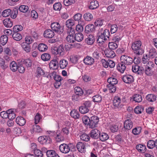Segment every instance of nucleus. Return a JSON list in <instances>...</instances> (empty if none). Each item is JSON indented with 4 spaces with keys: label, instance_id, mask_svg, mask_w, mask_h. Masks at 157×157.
<instances>
[{
    "label": "nucleus",
    "instance_id": "obj_37",
    "mask_svg": "<svg viewBox=\"0 0 157 157\" xmlns=\"http://www.w3.org/2000/svg\"><path fill=\"white\" fill-rule=\"evenodd\" d=\"M18 66V65L14 61L11 62L10 65L11 70L13 72H15L17 70Z\"/></svg>",
    "mask_w": 157,
    "mask_h": 157
},
{
    "label": "nucleus",
    "instance_id": "obj_64",
    "mask_svg": "<svg viewBox=\"0 0 157 157\" xmlns=\"http://www.w3.org/2000/svg\"><path fill=\"white\" fill-rule=\"evenodd\" d=\"M25 65L27 67H30L32 65V63L30 59H27L24 60L23 62V64Z\"/></svg>",
    "mask_w": 157,
    "mask_h": 157
},
{
    "label": "nucleus",
    "instance_id": "obj_44",
    "mask_svg": "<svg viewBox=\"0 0 157 157\" xmlns=\"http://www.w3.org/2000/svg\"><path fill=\"white\" fill-rule=\"evenodd\" d=\"M133 100L136 102H140L142 100V98L141 95L138 94H136L133 96Z\"/></svg>",
    "mask_w": 157,
    "mask_h": 157
},
{
    "label": "nucleus",
    "instance_id": "obj_4",
    "mask_svg": "<svg viewBox=\"0 0 157 157\" xmlns=\"http://www.w3.org/2000/svg\"><path fill=\"white\" fill-rule=\"evenodd\" d=\"M52 30L59 34H62L63 32V27L60 25L59 22H54L51 25Z\"/></svg>",
    "mask_w": 157,
    "mask_h": 157
},
{
    "label": "nucleus",
    "instance_id": "obj_55",
    "mask_svg": "<svg viewBox=\"0 0 157 157\" xmlns=\"http://www.w3.org/2000/svg\"><path fill=\"white\" fill-rule=\"evenodd\" d=\"M33 131L38 133H41L42 132V129L38 125L35 124L33 126Z\"/></svg>",
    "mask_w": 157,
    "mask_h": 157
},
{
    "label": "nucleus",
    "instance_id": "obj_2",
    "mask_svg": "<svg viewBox=\"0 0 157 157\" xmlns=\"http://www.w3.org/2000/svg\"><path fill=\"white\" fill-rule=\"evenodd\" d=\"M141 45V42L140 40L135 41L132 44L131 47L135 54L138 55L142 54Z\"/></svg>",
    "mask_w": 157,
    "mask_h": 157
},
{
    "label": "nucleus",
    "instance_id": "obj_38",
    "mask_svg": "<svg viewBox=\"0 0 157 157\" xmlns=\"http://www.w3.org/2000/svg\"><path fill=\"white\" fill-rule=\"evenodd\" d=\"M21 46L22 48L26 53H29L30 52L31 48L29 44H26L25 43H23L21 44Z\"/></svg>",
    "mask_w": 157,
    "mask_h": 157
},
{
    "label": "nucleus",
    "instance_id": "obj_39",
    "mask_svg": "<svg viewBox=\"0 0 157 157\" xmlns=\"http://www.w3.org/2000/svg\"><path fill=\"white\" fill-rule=\"evenodd\" d=\"M80 58V56L79 55H75L71 56L70 59L72 63H76L78 62Z\"/></svg>",
    "mask_w": 157,
    "mask_h": 157
},
{
    "label": "nucleus",
    "instance_id": "obj_49",
    "mask_svg": "<svg viewBox=\"0 0 157 157\" xmlns=\"http://www.w3.org/2000/svg\"><path fill=\"white\" fill-rule=\"evenodd\" d=\"M68 64V62L65 59L61 60L59 63L60 67L62 69L65 68Z\"/></svg>",
    "mask_w": 157,
    "mask_h": 157
},
{
    "label": "nucleus",
    "instance_id": "obj_18",
    "mask_svg": "<svg viewBox=\"0 0 157 157\" xmlns=\"http://www.w3.org/2000/svg\"><path fill=\"white\" fill-rule=\"evenodd\" d=\"M56 136L55 139L57 142H60L64 140V138L62 135L61 132L59 131H57L56 133H55Z\"/></svg>",
    "mask_w": 157,
    "mask_h": 157
},
{
    "label": "nucleus",
    "instance_id": "obj_54",
    "mask_svg": "<svg viewBox=\"0 0 157 157\" xmlns=\"http://www.w3.org/2000/svg\"><path fill=\"white\" fill-rule=\"evenodd\" d=\"M107 87L110 93H114L116 90V87L114 85L108 84Z\"/></svg>",
    "mask_w": 157,
    "mask_h": 157
},
{
    "label": "nucleus",
    "instance_id": "obj_23",
    "mask_svg": "<svg viewBox=\"0 0 157 157\" xmlns=\"http://www.w3.org/2000/svg\"><path fill=\"white\" fill-rule=\"evenodd\" d=\"M105 55L108 58H112L116 56L114 52L109 49H107L104 52Z\"/></svg>",
    "mask_w": 157,
    "mask_h": 157
},
{
    "label": "nucleus",
    "instance_id": "obj_27",
    "mask_svg": "<svg viewBox=\"0 0 157 157\" xmlns=\"http://www.w3.org/2000/svg\"><path fill=\"white\" fill-rule=\"evenodd\" d=\"M136 148L139 152L142 153L145 152L146 150V146L141 144L136 145Z\"/></svg>",
    "mask_w": 157,
    "mask_h": 157
},
{
    "label": "nucleus",
    "instance_id": "obj_57",
    "mask_svg": "<svg viewBox=\"0 0 157 157\" xmlns=\"http://www.w3.org/2000/svg\"><path fill=\"white\" fill-rule=\"evenodd\" d=\"M23 29V27L21 25H16L13 28V32L18 33V32L22 30Z\"/></svg>",
    "mask_w": 157,
    "mask_h": 157
},
{
    "label": "nucleus",
    "instance_id": "obj_59",
    "mask_svg": "<svg viewBox=\"0 0 157 157\" xmlns=\"http://www.w3.org/2000/svg\"><path fill=\"white\" fill-rule=\"evenodd\" d=\"M53 9L56 11H60L62 8V5L60 2H57L53 5Z\"/></svg>",
    "mask_w": 157,
    "mask_h": 157
},
{
    "label": "nucleus",
    "instance_id": "obj_3",
    "mask_svg": "<svg viewBox=\"0 0 157 157\" xmlns=\"http://www.w3.org/2000/svg\"><path fill=\"white\" fill-rule=\"evenodd\" d=\"M91 105V103L90 101H85L82 105L79 107V110L81 113H86L89 111Z\"/></svg>",
    "mask_w": 157,
    "mask_h": 157
},
{
    "label": "nucleus",
    "instance_id": "obj_12",
    "mask_svg": "<svg viewBox=\"0 0 157 157\" xmlns=\"http://www.w3.org/2000/svg\"><path fill=\"white\" fill-rule=\"evenodd\" d=\"M121 98L118 96H116L114 97L113 100V105L115 108H119L121 107Z\"/></svg>",
    "mask_w": 157,
    "mask_h": 157
},
{
    "label": "nucleus",
    "instance_id": "obj_31",
    "mask_svg": "<svg viewBox=\"0 0 157 157\" xmlns=\"http://www.w3.org/2000/svg\"><path fill=\"white\" fill-rule=\"evenodd\" d=\"M156 96L155 95L152 94H147L146 97V98L148 101L149 102H154L156 100Z\"/></svg>",
    "mask_w": 157,
    "mask_h": 157
},
{
    "label": "nucleus",
    "instance_id": "obj_6",
    "mask_svg": "<svg viewBox=\"0 0 157 157\" xmlns=\"http://www.w3.org/2000/svg\"><path fill=\"white\" fill-rule=\"evenodd\" d=\"M120 61L126 65H131L132 64L133 58L130 56L123 55L121 56Z\"/></svg>",
    "mask_w": 157,
    "mask_h": 157
},
{
    "label": "nucleus",
    "instance_id": "obj_47",
    "mask_svg": "<svg viewBox=\"0 0 157 157\" xmlns=\"http://www.w3.org/2000/svg\"><path fill=\"white\" fill-rule=\"evenodd\" d=\"M109 49L113 50L116 49L118 47L117 43L114 42H109L108 44Z\"/></svg>",
    "mask_w": 157,
    "mask_h": 157
},
{
    "label": "nucleus",
    "instance_id": "obj_58",
    "mask_svg": "<svg viewBox=\"0 0 157 157\" xmlns=\"http://www.w3.org/2000/svg\"><path fill=\"white\" fill-rule=\"evenodd\" d=\"M82 25H83L82 23H81L80 21H78V24L76 25V30L80 32H82L83 30V27Z\"/></svg>",
    "mask_w": 157,
    "mask_h": 157
},
{
    "label": "nucleus",
    "instance_id": "obj_21",
    "mask_svg": "<svg viewBox=\"0 0 157 157\" xmlns=\"http://www.w3.org/2000/svg\"><path fill=\"white\" fill-rule=\"evenodd\" d=\"M148 56L151 59H155V57H157V52L156 49L154 48L150 49Z\"/></svg>",
    "mask_w": 157,
    "mask_h": 157
},
{
    "label": "nucleus",
    "instance_id": "obj_63",
    "mask_svg": "<svg viewBox=\"0 0 157 157\" xmlns=\"http://www.w3.org/2000/svg\"><path fill=\"white\" fill-rule=\"evenodd\" d=\"M155 141L153 140H149L147 143V147L149 149H152L155 147Z\"/></svg>",
    "mask_w": 157,
    "mask_h": 157
},
{
    "label": "nucleus",
    "instance_id": "obj_7",
    "mask_svg": "<svg viewBox=\"0 0 157 157\" xmlns=\"http://www.w3.org/2000/svg\"><path fill=\"white\" fill-rule=\"evenodd\" d=\"M99 121V118L96 116H93L90 118V128H93L96 127Z\"/></svg>",
    "mask_w": 157,
    "mask_h": 157
},
{
    "label": "nucleus",
    "instance_id": "obj_14",
    "mask_svg": "<svg viewBox=\"0 0 157 157\" xmlns=\"http://www.w3.org/2000/svg\"><path fill=\"white\" fill-rule=\"evenodd\" d=\"M100 131L97 129H94L92 130L90 133L91 138L95 139H98L99 137Z\"/></svg>",
    "mask_w": 157,
    "mask_h": 157
},
{
    "label": "nucleus",
    "instance_id": "obj_46",
    "mask_svg": "<svg viewBox=\"0 0 157 157\" xmlns=\"http://www.w3.org/2000/svg\"><path fill=\"white\" fill-rule=\"evenodd\" d=\"M75 25V21L72 19H70L66 22V25L68 28H71Z\"/></svg>",
    "mask_w": 157,
    "mask_h": 157
},
{
    "label": "nucleus",
    "instance_id": "obj_53",
    "mask_svg": "<svg viewBox=\"0 0 157 157\" xmlns=\"http://www.w3.org/2000/svg\"><path fill=\"white\" fill-rule=\"evenodd\" d=\"M67 41L70 43H73L75 40L74 35H68L66 38Z\"/></svg>",
    "mask_w": 157,
    "mask_h": 157
},
{
    "label": "nucleus",
    "instance_id": "obj_41",
    "mask_svg": "<svg viewBox=\"0 0 157 157\" xmlns=\"http://www.w3.org/2000/svg\"><path fill=\"white\" fill-rule=\"evenodd\" d=\"M38 49L40 52H44L47 50L48 47L44 44L40 43L38 45Z\"/></svg>",
    "mask_w": 157,
    "mask_h": 157
},
{
    "label": "nucleus",
    "instance_id": "obj_62",
    "mask_svg": "<svg viewBox=\"0 0 157 157\" xmlns=\"http://www.w3.org/2000/svg\"><path fill=\"white\" fill-rule=\"evenodd\" d=\"M46 155L48 157H53L57 154L53 150H49L46 152Z\"/></svg>",
    "mask_w": 157,
    "mask_h": 157
},
{
    "label": "nucleus",
    "instance_id": "obj_45",
    "mask_svg": "<svg viewBox=\"0 0 157 157\" xmlns=\"http://www.w3.org/2000/svg\"><path fill=\"white\" fill-rule=\"evenodd\" d=\"M74 92L75 94L80 96H82L83 94V92L82 89L78 86L74 88Z\"/></svg>",
    "mask_w": 157,
    "mask_h": 157
},
{
    "label": "nucleus",
    "instance_id": "obj_26",
    "mask_svg": "<svg viewBox=\"0 0 157 157\" xmlns=\"http://www.w3.org/2000/svg\"><path fill=\"white\" fill-rule=\"evenodd\" d=\"M4 26L7 28H10L13 26V22L10 18H7L3 20Z\"/></svg>",
    "mask_w": 157,
    "mask_h": 157
},
{
    "label": "nucleus",
    "instance_id": "obj_13",
    "mask_svg": "<svg viewBox=\"0 0 157 157\" xmlns=\"http://www.w3.org/2000/svg\"><path fill=\"white\" fill-rule=\"evenodd\" d=\"M122 80L127 84H130L134 82L133 77L130 75H124L122 78Z\"/></svg>",
    "mask_w": 157,
    "mask_h": 157
},
{
    "label": "nucleus",
    "instance_id": "obj_20",
    "mask_svg": "<svg viewBox=\"0 0 157 157\" xmlns=\"http://www.w3.org/2000/svg\"><path fill=\"white\" fill-rule=\"evenodd\" d=\"M58 62L56 59L51 60L49 63V66L50 69L53 70L57 69L58 67Z\"/></svg>",
    "mask_w": 157,
    "mask_h": 157
},
{
    "label": "nucleus",
    "instance_id": "obj_60",
    "mask_svg": "<svg viewBox=\"0 0 157 157\" xmlns=\"http://www.w3.org/2000/svg\"><path fill=\"white\" fill-rule=\"evenodd\" d=\"M29 9L28 6L25 5H21L20 6L19 8V11L23 13L27 12Z\"/></svg>",
    "mask_w": 157,
    "mask_h": 157
},
{
    "label": "nucleus",
    "instance_id": "obj_34",
    "mask_svg": "<svg viewBox=\"0 0 157 157\" xmlns=\"http://www.w3.org/2000/svg\"><path fill=\"white\" fill-rule=\"evenodd\" d=\"M70 114L71 116L75 119H78L79 117V113L77 110L75 109L72 110L70 112Z\"/></svg>",
    "mask_w": 157,
    "mask_h": 157
},
{
    "label": "nucleus",
    "instance_id": "obj_42",
    "mask_svg": "<svg viewBox=\"0 0 157 157\" xmlns=\"http://www.w3.org/2000/svg\"><path fill=\"white\" fill-rule=\"evenodd\" d=\"M75 40L78 42L82 41L83 39V35L81 33H77L75 35Z\"/></svg>",
    "mask_w": 157,
    "mask_h": 157
},
{
    "label": "nucleus",
    "instance_id": "obj_29",
    "mask_svg": "<svg viewBox=\"0 0 157 157\" xmlns=\"http://www.w3.org/2000/svg\"><path fill=\"white\" fill-rule=\"evenodd\" d=\"M86 42L89 45H91L93 44L94 41V37L92 34L89 35L88 37L86 39Z\"/></svg>",
    "mask_w": 157,
    "mask_h": 157
},
{
    "label": "nucleus",
    "instance_id": "obj_36",
    "mask_svg": "<svg viewBox=\"0 0 157 157\" xmlns=\"http://www.w3.org/2000/svg\"><path fill=\"white\" fill-rule=\"evenodd\" d=\"M9 112H8V118L10 120H12L16 117V114L12 109H8Z\"/></svg>",
    "mask_w": 157,
    "mask_h": 157
},
{
    "label": "nucleus",
    "instance_id": "obj_40",
    "mask_svg": "<svg viewBox=\"0 0 157 157\" xmlns=\"http://www.w3.org/2000/svg\"><path fill=\"white\" fill-rule=\"evenodd\" d=\"M102 33L107 41H110L111 40V36L109 30L105 29Z\"/></svg>",
    "mask_w": 157,
    "mask_h": 157
},
{
    "label": "nucleus",
    "instance_id": "obj_52",
    "mask_svg": "<svg viewBox=\"0 0 157 157\" xmlns=\"http://www.w3.org/2000/svg\"><path fill=\"white\" fill-rule=\"evenodd\" d=\"M107 82L109 83L108 84L114 85L117 83L118 81L117 79L113 78H109L107 80Z\"/></svg>",
    "mask_w": 157,
    "mask_h": 157
},
{
    "label": "nucleus",
    "instance_id": "obj_16",
    "mask_svg": "<svg viewBox=\"0 0 157 157\" xmlns=\"http://www.w3.org/2000/svg\"><path fill=\"white\" fill-rule=\"evenodd\" d=\"M77 148L79 152L81 153L84 152L86 151L85 144L82 142H79L76 145Z\"/></svg>",
    "mask_w": 157,
    "mask_h": 157
},
{
    "label": "nucleus",
    "instance_id": "obj_28",
    "mask_svg": "<svg viewBox=\"0 0 157 157\" xmlns=\"http://www.w3.org/2000/svg\"><path fill=\"white\" fill-rule=\"evenodd\" d=\"M99 6V3L97 1H93L90 2L89 7L90 9L94 10L97 8Z\"/></svg>",
    "mask_w": 157,
    "mask_h": 157
},
{
    "label": "nucleus",
    "instance_id": "obj_51",
    "mask_svg": "<svg viewBox=\"0 0 157 157\" xmlns=\"http://www.w3.org/2000/svg\"><path fill=\"white\" fill-rule=\"evenodd\" d=\"M80 139L82 140L85 141H88L90 139V137L86 133L81 134L80 135Z\"/></svg>",
    "mask_w": 157,
    "mask_h": 157
},
{
    "label": "nucleus",
    "instance_id": "obj_56",
    "mask_svg": "<svg viewBox=\"0 0 157 157\" xmlns=\"http://www.w3.org/2000/svg\"><path fill=\"white\" fill-rule=\"evenodd\" d=\"M141 130V128L138 127L134 128L132 131V132L134 135H138L140 133Z\"/></svg>",
    "mask_w": 157,
    "mask_h": 157
},
{
    "label": "nucleus",
    "instance_id": "obj_15",
    "mask_svg": "<svg viewBox=\"0 0 157 157\" xmlns=\"http://www.w3.org/2000/svg\"><path fill=\"white\" fill-rule=\"evenodd\" d=\"M124 128L127 130H130L133 126V123L131 120H126L124 123Z\"/></svg>",
    "mask_w": 157,
    "mask_h": 157
},
{
    "label": "nucleus",
    "instance_id": "obj_33",
    "mask_svg": "<svg viewBox=\"0 0 157 157\" xmlns=\"http://www.w3.org/2000/svg\"><path fill=\"white\" fill-rule=\"evenodd\" d=\"M83 17L86 21H90L93 20V16L92 14L89 13H86L83 15Z\"/></svg>",
    "mask_w": 157,
    "mask_h": 157
},
{
    "label": "nucleus",
    "instance_id": "obj_35",
    "mask_svg": "<svg viewBox=\"0 0 157 157\" xmlns=\"http://www.w3.org/2000/svg\"><path fill=\"white\" fill-rule=\"evenodd\" d=\"M8 40V36L5 35H2L0 37V43L4 46L7 43Z\"/></svg>",
    "mask_w": 157,
    "mask_h": 157
},
{
    "label": "nucleus",
    "instance_id": "obj_30",
    "mask_svg": "<svg viewBox=\"0 0 157 157\" xmlns=\"http://www.w3.org/2000/svg\"><path fill=\"white\" fill-rule=\"evenodd\" d=\"M107 40L106 38L104 37L102 33H101L98 36V38L97 39V42L99 44H101L104 43Z\"/></svg>",
    "mask_w": 157,
    "mask_h": 157
},
{
    "label": "nucleus",
    "instance_id": "obj_5",
    "mask_svg": "<svg viewBox=\"0 0 157 157\" xmlns=\"http://www.w3.org/2000/svg\"><path fill=\"white\" fill-rule=\"evenodd\" d=\"M18 10L14 9L12 12L10 9H7L4 10L2 13V15L3 17H6L10 15L11 17L13 18H15L18 13Z\"/></svg>",
    "mask_w": 157,
    "mask_h": 157
},
{
    "label": "nucleus",
    "instance_id": "obj_19",
    "mask_svg": "<svg viewBox=\"0 0 157 157\" xmlns=\"http://www.w3.org/2000/svg\"><path fill=\"white\" fill-rule=\"evenodd\" d=\"M54 79L56 82L54 84L56 88H58L61 85V81L62 79V77L59 75H57L54 77Z\"/></svg>",
    "mask_w": 157,
    "mask_h": 157
},
{
    "label": "nucleus",
    "instance_id": "obj_17",
    "mask_svg": "<svg viewBox=\"0 0 157 157\" xmlns=\"http://www.w3.org/2000/svg\"><path fill=\"white\" fill-rule=\"evenodd\" d=\"M84 63L87 65H91L94 63V59L92 57L87 56L83 59Z\"/></svg>",
    "mask_w": 157,
    "mask_h": 157
},
{
    "label": "nucleus",
    "instance_id": "obj_11",
    "mask_svg": "<svg viewBox=\"0 0 157 157\" xmlns=\"http://www.w3.org/2000/svg\"><path fill=\"white\" fill-rule=\"evenodd\" d=\"M43 35L46 38H51L54 36L55 33L52 29H48L45 30Z\"/></svg>",
    "mask_w": 157,
    "mask_h": 157
},
{
    "label": "nucleus",
    "instance_id": "obj_61",
    "mask_svg": "<svg viewBox=\"0 0 157 157\" xmlns=\"http://www.w3.org/2000/svg\"><path fill=\"white\" fill-rule=\"evenodd\" d=\"M93 101L95 102H99L102 100V97L100 95H96L93 97Z\"/></svg>",
    "mask_w": 157,
    "mask_h": 157
},
{
    "label": "nucleus",
    "instance_id": "obj_25",
    "mask_svg": "<svg viewBox=\"0 0 157 157\" xmlns=\"http://www.w3.org/2000/svg\"><path fill=\"white\" fill-rule=\"evenodd\" d=\"M16 121L18 124L21 126L24 125L26 123L25 119L21 117H17L16 118Z\"/></svg>",
    "mask_w": 157,
    "mask_h": 157
},
{
    "label": "nucleus",
    "instance_id": "obj_9",
    "mask_svg": "<svg viewBox=\"0 0 157 157\" xmlns=\"http://www.w3.org/2000/svg\"><path fill=\"white\" fill-rule=\"evenodd\" d=\"M59 149L60 151L62 153L64 154L67 153L70 151V145L66 144H61L59 146Z\"/></svg>",
    "mask_w": 157,
    "mask_h": 157
},
{
    "label": "nucleus",
    "instance_id": "obj_1",
    "mask_svg": "<svg viewBox=\"0 0 157 157\" xmlns=\"http://www.w3.org/2000/svg\"><path fill=\"white\" fill-rule=\"evenodd\" d=\"M155 64L153 62L149 61L147 65H146L145 68H144L143 73L144 72L146 75L148 76H151L154 74V71L153 68L154 67Z\"/></svg>",
    "mask_w": 157,
    "mask_h": 157
},
{
    "label": "nucleus",
    "instance_id": "obj_32",
    "mask_svg": "<svg viewBox=\"0 0 157 157\" xmlns=\"http://www.w3.org/2000/svg\"><path fill=\"white\" fill-rule=\"evenodd\" d=\"M100 140L102 141H104L108 140L109 138V136L106 133L102 132L99 134V137Z\"/></svg>",
    "mask_w": 157,
    "mask_h": 157
},
{
    "label": "nucleus",
    "instance_id": "obj_24",
    "mask_svg": "<svg viewBox=\"0 0 157 157\" xmlns=\"http://www.w3.org/2000/svg\"><path fill=\"white\" fill-rule=\"evenodd\" d=\"M125 65L121 61L120 63L117 65V70L121 73H123L126 68Z\"/></svg>",
    "mask_w": 157,
    "mask_h": 157
},
{
    "label": "nucleus",
    "instance_id": "obj_48",
    "mask_svg": "<svg viewBox=\"0 0 157 157\" xmlns=\"http://www.w3.org/2000/svg\"><path fill=\"white\" fill-rule=\"evenodd\" d=\"M41 57L43 60L48 61L50 59L51 56L48 53H44L41 55Z\"/></svg>",
    "mask_w": 157,
    "mask_h": 157
},
{
    "label": "nucleus",
    "instance_id": "obj_10",
    "mask_svg": "<svg viewBox=\"0 0 157 157\" xmlns=\"http://www.w3.org/2000/svg\"><path fill=\"white\" fill-rule=\"evenodd\" d=\"M38 140L40 143L43 144H49L50 142V138L45 136H40L38 138Z\"/></svg>",
    "mask_w": 157,
    "mask_h": 157
},
{
    "label": "nucleus",
    "instance_id": "obj_22",
    "mask_svg": "<svg viewBox=\"0 0 157 157\" xmlns=\"http://www.w3.org/2000/svg\"><path fill=\"white\" fill-rule=\"evenodd\" d=\"M95 27L93 24H89L86 25L85 28V31L86 33L88 34L94 31Z\"/></svg>",
    "mask_w": 157,
    "mask_h": 157
},
{
    "label": "nucleus",
    "instance_id": "obj_43",
    "mask_svg": "<svg viewBox=\"0 0 157 157\" xmlns=\"http://www.w3.org/2000/svg\"><path fill=\"white\" fill-rule=\"evenodd\" d=\"M12 37L13 39L16 41H20L22 38V36L19 33L13 32Z\"/></svg>",
    "mask_w": 157,
    "mask_h": 157
},
{
    "label": "nucleus",
    "instance_id": "obj_8",
    "mask_svg": "<svg viewBox=\"0 0 157 157\" xmlns=\"http://www.w3.org/2000/svg\"><path fill=\"white\" fill-rule=\"evenodd\" d=\"M132 70L133 72L141 75L143 73L144 67L137 64L133 65L132 66Z\"/></svg>",
    "mask_w": 157,
    "mask_h": 157
},
{
    "label": "nucleus",
    "instance_id": "obj_50",
    "mask_svg": "<svg viewBox=\"0 0 157 157\" xmlns=\"http://www.w3.org/2000/svg\"><path fill=\"white\" fill-rule=\"evenodd\" d=\"M83 122L85 124L89 126L90 127V118L86 116H84L82 118Z\"/></svg>",
    "mask_w": 157,
    "mask_h": 157
}]
</instances>
